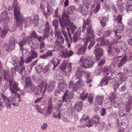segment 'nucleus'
Returning <instances> with one entry per match:
<instances>
[{"mask_svg": "<svg viewBox=\"0 0 132 132\" xmlns=\"http://www.w3.org/2000/svg\"><path fill=\"white\" fill-rule=\"evenodd\" d=\"M88 95V94L87 93L85 92H83L81 95L80 98L82 100L85 99L86 98Z\"/></svg>", "mask_w": 132, "mask_h": 132, "instance_id": "338daca9", "label": "nucleus"}, {"mask_svg": "<svg viewBox=\"0 0 132 132\" xmlns=\"http://www.w3.org/2000/svg\"><path fill=\"white\" fill-rule=\"evenodd\" d=\"M1 96L3 98L5 104L7 108L10 109L11 108L12 103L10 102L11 101L12 102V103L14 102V101H15V102L16 101V100L14 95H12L10 97H9V98H7L4 94H1Z\"/></svg>", "mask_w": 132, "mask_h": 132, "instance_id": "ddd939ff", "label": "nucleus"}, {"mask_svg": "<svg viewBox=\"0 0 132 132\" xmlns=\"http://www.w3.org/2000/svg\"><path fill=\"white\" fill-rule=\"evenodd\" d=\"M51 62L53 64L54 67L53 69H54L60 63L58 59L56 57L53 58L51 60Z\"/></svg>", "mask_w": 132, "mask_h": 132, "instance_id": "c03bdc74", "label": "nucleus"}, {"mask_svg": "<svg viewBox=\"0 0 132 132\" xmlns=\"http://www.w3.org/2000/svg\"><path fill=\"white\" fill-rule=\"evenodd\" d=\"M51 98H50L48 101V108L46 112V113L48 115L50 114L52 111V103L51 101Z\"/></svg>", "mask_w": 132, "mask_h": 132, "instance_id": "f704fd0d", "label": "nucleus"}, {"mask_svg": "<svg viewBox=\"0 0 132 132\" xmlns=\"http://www.w3.org/2000/svg\"><path fill=\"white\" fill-rule=\"evenodd\" d=\"M123 118H117L116 119V123L118 126L123 125L126 127L128 124V121L127 117L124 118L125 119H123L121 121V120Z\"/></svg>", "mask_w": 132, "mask_h": 132, "instance_id": "a211bd4d", "label": "nucleus"}, {"mask_svg": "<svg viewBox=\"0 0 132 132\" xmlns=\"http://www.w3.org/2000/svg\"><path fill=\"white\" fill-rule=\"evenodd\" d=\"M101 1L102 3H104V0H96L95 1V3L97 4L96 5V8L94 10V11L95 13H97L100 10V4L101 3L100 1Z\"/></svg>", "mask_w": 132, "mask_h": 132, "instance_id": "37998d69", "label": "nucleus"}, {"mask_svg": "<svg viewBox=\"0 0 132 132\" xmlns=\"http://www.w3.org/2000/svg\"><path fill=\"white\" fill-rule=\"evenodd\" d=\"M121 101L119 99H115L113 100V105L116 108H118L120 107V105L121 103Z\"/></svg>", "mask_w": 132, "mask_h": 132, "instance_id": "de8ad7c7", "label": "nucleus"}, {"mask_svg": "<svg viewBox=\"0 0 132 132\" xmlns=\"http://www.w3.org/2000/svg\"><path fill=\"white\" fill-rule=\"evenodd\" d=\"M130 4H128L126 5V9L127 11L132 10V2H130Z\"/></svg>", "mask_w": 132, "mask_h": 132, "instance_id": "774afa93", "label": "nucleus"}, {"mask_svg": "<svg viewBox=\"0 0 132 132\" xmlns=\"http://www.w3.org/2000/svg\"><path fill=\"white\" fill-rule=\"evenodd\" d=\"M35 69L38 73H40L42 71H43V66L41 65H38L36 67Z\"/></svg>", "mask_w": 132, "mask_h": 132, "instance_id": "0e129e2a", "label": "nucleus"}, {"mask_svg": "<svg viewBox=\"0 0 132 132\" xmlns=\"http://www.w3.org/2000/svg\"><path fill=\"white\" fill-rule=\"evenodd\" d=\"M87 31L88 34L87 36L84 38V39H85L86 40L89 41V39L91 38L92 40L94 39L95 36L94 34L93 30L91 28V26H88L87 29Z\"/></svg>", "mask_w": 132, "mask_h": 132, "instance_id": "f3484780", "label": "nucleus"}, {"mask_svg": "<svg viewBox=\"0 0 132 132\" xmlns=\"http://www.w3.org/2000/svg\"><path fill=\"white\" fill-rule=\"evenodd\" d=\"M94 53L95 55L96 58L98 61L103 55V51L101 48L98 47L94 49Z\"/></svg>", "mask_w": 132, "mask_h": 132, "instance_id": "aec40b11", "label": "nucleus"}, {"mask_svg": "<svg viewBox=\"0 0 132 132\" xmlns=\"http://www.w3.org/2000/svg\"><path fill=\"white\" fill-rule=\"evenodd\" d=\"M9 85L11 92L14 95L15 97L19 98L20 97V95L17 93V91H20V88L18 86V83L13 80L10 79L9 81Z\"/></svg>", "mask_w": 132, "mask_h": 132, "instance_id": "1a4fd4ad", "label": "nucleus"}, {"mask_svg": "<svg viewBox=\"0 0 132 132\" xmlns=\"http://www.w3.org/2000/svg\"><path fill=\"white\" fill-rule=\"evenodd\" d=\"M79 11L84 16L87 15L88 13L87 7L83 6L82 5H80Z\"/></svg>", "mask_w": 132, "mask_h": 132, "instance_id": "473e14b6", "label": "nucleus"}, {"mask_svg": "<svg viewBox=\"0 0 132 132\" xmlns=\"http://www.w3.org/2000/svg\"><path fill=\"white\" fill-rule=\"evenodd\" d=\"M95 61L93 58L90 56L87 57L82 56L80 59V64L82 68L86 69L93 66Z\"/></svg>", "mask_w": 132, "mask_h": 132, "instance_id": "423d86ee", "label": "nucleus"}, {"mask_svg": "<svg viewBox=\"0 0 132 132\" xmlns=\"http://www.w3.org/2000/svg\"><path fill=\"white\" fill-rule=\"evenodd\" d=\"M24 89L25 91L28 92L32 93L34 90V86L32 84L31 78L29 77L26 78Z\"/></svg>", "mask_w": 132, "mask_h": 132, "instance_id": "4468645a", "label": "nucleus"}, {"mask_svg": "<svg viewBox=\"0 0 132 132\" xmlns=\"http://www.w3.org/2000/svg\"><path fill=\"white\" fill-rule=\"evenodd\" d=\"M114 24H116V23L118 24V26L115 27L114 29L115 30L114 32L116 35L117 32L120 33L122 32L124 29V27L121 21L122 15L121 14H119L117 17L114 16Z\"/></svg>", "mask_w": 132, "mask_h": 132, "instance_id": "0eeeda50", "label": "nucleus"}, {"mask_svg": "<svg viewBox=\"0 0 132 132\" xmlns=\"http://www.w3.org/2000/svg\"><path fill=\"white\" fill-rule=\"evenodd\" d=\"M97 41L98 42L96 47L98 46H102L106 45L109 44V42L107 40H103L102 37H98L97 39Z\"/></svg>", "mask_w": 132, "mask_h": 132, "instance_id": "bb28decb", "label": "nucleus"}, {"mask_svg": "<svg viewBox=\"0 0 132 132\" xmlns=\"http://www.w3.org/2000/svg\"><path fill=\"white\" fill-rule=\"evenodd\" d=\"M36 81L38 84V85L40 84V85H44V82L42 77H40L39 78H37Z\"/></svg>", "mask_w": 132, "mask_h": 132, "instance_id": "69168bd1", "label": "nucleus"}, {"mask_svg": "<svg viewBox=\"0 0 132 132\" xmlns=\"http://www.w3.org/2000/svg\"><path fill=\"white\" fill-rule=\"evenodd\" d=\"M39 20V16L37 14L35 15L34 16L33 22V23L34 27H36L37 26Z\"/></svg>", "mask_w": 132, "mask_h": 132, "instance_id": "864d4df0", "label": "nucleus"}, {"mask_svg": "<svg viewBox=\"0 0 132 132\" xmlns=\"http://www.w3.org/2000/svg\"><path fill=\"white\" fill-rule=\"evenodd\" d=\"M62 32L63 35L65 38V39L67 42L68 43L67 45L68 48H70L71 46V41H69L68 40V36L67 33L66 31H64L62 29Z\"/></svg>", "mask_w": 132, "mask_h": 132, "instance_id": "8fccbe9b", "label": "nucleus"}, {"mask_svg": "<svg viewBox=\"0 0 132 132\" xmlns=\"http://www.w3.org/2000/svg\"><path fill=\"white\" fill-rule=\"evenodd\" d=\"M53 12V9L50 6H47V11L46 12L45 10L43 11V13L46 17L51 14Z\"/></svg>", "mask_w": 132, "mask_h": 132, "instance_id": "72a5a7b5", "label": "nucleus"}, {"mask_svg": "<svg viewBox=\"0 0 132 132\" xmlns=\"http://www.w3.org/2000/svg\"><path fill=\"white\" fill-rule=\"evenodd\" d=\"M25 40H24L20 41L18 43L20 47V50L22 51V55H24L28 51L27 48H26L24 49L23 48V45L25 44Z\"/></svg>", "mask_w": 132, "mask_h": 132, "instance_id": "c756f323", "label": "nucleus"}, {"mask_svg": "<svg viewBox=\"0 0 132 132\" xmlns=\"http://www.w3.org/2000/svg\"><path fill=\"white\" fill-rule=\"evenodd\" d=\"M111 97H110L109 98V102L108 103H106V105H105L107 107V109H109L111 107V104L112 102V99L113 98L114 100L115 99H118L119 98L117 97L116 94L115 93H112L111 94ZM108 100V99H107L106 100V101Z\"/></svg>", "mask_w": 132, "mask_h": 132, "instance_id": "4be33fe9", "label": "nucleus"}, {"mask_svg": "<svg viewBox=\"0 0 132 132\" xmlns=\"http://www.w3.org/2000/svg\"><path fill=\"white\" fill-rule=\"evenodd\" d=\"M30 45L31 48L36 50L38 48L39 44L37 41L34 40L31 43V44H30Z\"/></svg>", "mask_w": 132, "mask_h": 132, "instance_id": "a18cd8bd", "label": "nucleus"}, {"mask_svg": "<svg viewBox=\"0 0 132 132\" xmlns=\"http://www.w3.org/2000/svg\"><path fill=\"white\" fill-rule=\"evenodd\" d=\"M55 35L57 39L55 42V47L57 46H59L61 47H63L62 44L64 43V40L62 36V33L59 29H55Z\"/></svg>", "mask_w": 132, "mask_h": 132, "instance_id": "9b49d317", "label": "nucleus"}, {"mask_svg": "<svg viewBox=\"0 0 132 132\" xmlns=\"http://www.w3.org/2000/svg\"><path fill=\"white\" fill-rule=\"evenodd\" d=\"M50 64H47L43 69V72L44 73H48L50 72Z\"/></svg>", "mask_w": 132, "mask_h": 132, "instance_id": "bf43d9fd", "label": "nucleus"}, {"mask_svg": "<svg viewBox=\"0 0 132 132\" xmlns=\"http://www.w3.org/2000/svg\"><path fill=\"white\" fill-rule=\"evenodd\" d=\"M81 32L80 30L79 29L74 34L73 36V41L74 42H76L78 39L81 38L80 37Z\"/></svg>", "mask_w": 132, "mask_h": 132, "instance_id": "58836bf2", "label": "nucleus"}, {"mask_svg": "<svg viewBox=\"0 0 132 132\" xmlns=\"http://www.w3.org/2000/svg\"><path fill=\"white\" fill-rule=\"evenodd\" d=\"M104 97L103 96H97L96 98V100L99 104L101 105L102 104Z\"/></svg>", "mask_w": 132, "mask_h": 132, "instance_id": "603ef678", "label": "nucleus"}, {"mask_svg": "<svg viewBox=\"0 0 132 132\" xmlns=\"http://www.w3.org/2000/svg\"><path fill=\"white\" fill-rule=\"evenodd\" d=\"M76 84L79 88L82 87L84 86L83 80L81 78L79 79V80L77 81Z\"/></svg>", "mask_w": 132, "mask_h": 132, "instance_id": "13d9d810", "label": "nucleus"}, {"mask_svg": "<svg viewBox=\"0 0 132 132\" xmlns=\"http://www.w3.org/2000/svg\"><path fill=\"white\" fill-rule=\"evenodd\" d=\"M109 67L110 68V70L108 68L106 67H104L103 70L104 75V76L106 77L108 76V75L110 73H111V75H112L111 72V71L112 69L110 67V65ZM111 76L110 77H108V78H106L102 79V81L101 83V85L102 86H104L107 85L109 81H110L111 82H113L112 79L110 78Z\"/></svg>", "mask_w": 132, "mask_h": 132, "instance_id": "9d476101", "label": "nucleus"}, {"mask_svg": "<svg viewBox=\"0 0 132 132\" xmlns=\"http://www.w3.org/2000/svg\"><path fill=\"white\" fill-rule=\"evenodd\" d=\"M82 104V101L77 102L75 106L76 110L78 111H80L81 110Z\"/></svg>", "mask_w": 132, "mask_h": 132, "instance_id": "49530a36", "label": "nucleus"}, {"mask_svg": "<svg viewBox=\"0 0 132 132\" xmlns=\"http://www.w3.org/2000/svg\"><path fill=\"white\" fill-rule=\"evenodd\" d=\"M10 62H11L14 66V68H12L11 73H13L12 71L14 70L17 71L20 75H22V71L25 69L23 65L24 63V58L22 56H21L20 58L18 59L17 58L14 56H12L11 58Z\"/></svg>", "mask_w": 132, "mask_h": 132, "instance_id": "20e7f679", "label": "nucleus"}, {"mask_svg": "<svg viewBox=\"0 0 132 132\" xmlns=\"http://www.w3.org/2000/svg\"><path fill=\"white\" fill-rule=\"evenodd\" d=\"M53 32L52 30L50 34H48V33H44L43 35V39L46 38L48 41H51L53 38Z\"/></svg>", "mask_w": 132, "mask_h": 132, "instance_id": "a19ab883", "label": "nucleus"}, {"mask_svg": "<svg viewBox=\"0 0 132 132\" xmlns=\"http://www.w3.org/2000/svg\"><path fill=\"white\" fill-rule=\"evenodd\" d=\"M58 46L61 48V51L60 52L59 54L61 57L65 58L68 57L73 55V53L72 51L70 50L68 52L67 49H64L63 46L62 47L59 46Z\"/></svg>", "mask_w": 132, "mask_h": 132, "instance_id": "dca6fc26", "label": "nucleus"}, {"mask_svg": "<svg viewBox=\"0 0 132 132\" xmlns=\"http://www.w3.org/2000/svg\"><path fill=\"white\" fill-rule=\"evenodd\" d=\"M75 6H68L67 10L69 13L73 12L75 10Z\"/></svg>", "mask_w": 132, "mask_h": 132, "instance_id": "680f3d73", "label": "nucleus"}, {"mask_svg": "<svg viewBox=\"0 0 132 132\" xmlns=\"http://www.w3.org/2000/svg\"><path fill=\"white\" fill-rule=\"evenodd\" d=\"M114 31H113L112 32H111L110 31H106L105 32L103 31V32L102 33V37H108V36H110L111 33H112V34H114V35L116 36L118 32H117V34L115 35V33L114 32H113V31H115V30L114 29Z\"/></svg>", "mask_w": 132, "mask_h": 132, "instance_id": "09e8293b", "label": "nucleus"}, {"mask_svg": "<svg viewBox=\"0 0 132 132\" xmlns=\"http://www.w3.org/2000/svg\"><path fill=\"white\" fill-rule=\"evenodd\" d=\"M118 43L117 47L118 48L122 49L123 50H125L127 49V46L125 42L121 41Z\"/></svg>", "mask_w": 132, "mask_h": 132, "instance_id": "c9c22d12", "label": "nucleus"}, {"mask_svg": "<svg viewBox=\"0 0 132 132\" xmlns=\"http://www.w3.org/2000/svg\"><path fill=\"white\" fill-rule=\"evenodd\" d=\"M73 81H69V88H71L73 91L75 92L80 88L76 83L73 84Z\"/></svg>", "mask_w": 132, "mask_h": 132, "instance_id": "2f4dec72", "label": "nucleus"}, {"mask_svg": "<svg viewBox=\"0 0 132 132\" xmlns=\"http://www.w3.org/2000/svg\"><path fill=\"white\" fill-rule=\"evenodd\" d=\"M44 33H48L50 30L49 24L48 21L45 22L44 24Z\"/></svg>", "mask_w": 132, "mask_h": 132, "instance_id": "79ce46f5", "label": "nucleus"}, {"mask_svg": "<svg viewBox=\"0 0 132 132\" xmlns=\"http://www.w3.org/2000/svg\"><path fill=\"white\" fill-rule=\"evenodd\" d=\"M0 73L1 74V76H0V84H1V82L2 81L1 78L2 77H4L5 79L7 78L10 76V73L9 72H6L4 70H0Z\"/></svg>", "mask_w": 132, "mask_h": 132, "instance_id": "7c9ffc66", "label": "nucleus"}, {"mask_svg": "<svg viewBox=\"0 0 132 132\" xmlns=\"http://www.w3.org/2000/svg\"><path fill=\"white\" fill-rule=\"evenodd\" d=\"M89 118V117L88 116H86V117H85V116L83 115L80 120V123L81 124H83L85 123Z\"/></svg>", "mask_w": 132, "mask_h": 132, "instance_id": "6e6d98bb", "label": "nucleus"}, {"mask_svg": "<svg viewBox=\"0 0 132 132\" xmlns=\"http://www.w3.org/2000/svg\"><path fill=\"white\" fill-rule=\"evenodd\" d=\"M100 20L101 25L103 27L107 25L106 22L108 21V18L107 17L103 16L100 18Z\"/></svg>", "mask_w": 132, "mask_h": 132, "instance_id": "e433bc0d", "label": "nucleus"}, {"mask_svg": "<svg viewBox=\"0 0 132 132\" xmlns=\"http://www.w3.org/2000/svg\"><path fill=\"white\" fill-rule=\"evenodd\" d=\"M72 64L71 63H69L67 66L64 63L61 65V69L64 72L66 76H69L71 73L72 69Z\"/></svg>", "mask_w": 132, "mask_h": 132, "instance_id": "2eb2a0df", "label": "nucleus"}, {"mask_svg": "<svg viewBox=\"0 0 132 132\" xmlns=\"http://www.w3.org/2000/svg\"><path fill=\"white\" fill-rule=\"evenodd\" d=\"M125 109V108L123 110V109L122 107L120 108L118 112V114L119 116L124 118L127 117L125 116V113L126 112H127V111H126Z\"/></svg>", "mask_w": 132, "mask_h": 132, "instance_id": "4c0bfd02", "label": "nucleus"}, {"mask_svg": "<svg viewBox=\"0 0 132 132\" xmlns=\"http://www.w3.org/2000/svg\"><path fill=\"white\" fill-rule=\"evenodd\" d=\"M62 102L61 100H59L55 104V109L59 111V113L57 114H56L55 113H54L53 114V117L54 118H58L59 119H61L62 118H63L65 113V110L61 107Z\"/></svg>", "mask_w": 132, "mask_h": 132, "instance_id": "6e6552de", "label": "nucleus"}, {"mask_svg": "<svg viewBox=\"0 0 132 132\" xmlns=\"http://www.w3.org/2000/svg\"><path fill=\"white\" fill-rule=\"evenodd\" d=\"M59 20L61 27L64 31L63 29L65 27L68 26L70 27L71 34H73L74 31L77 28L76 26L72 23L70 20L68 14L65 13H63L61 17L59 18Z\"/></svg>", "mask_w": 132, "mask_h": 132, "instance_id": "39448f33", "label": "nucleus"}, {"mask_svg": "<svg viewBox=\"0 0 132 132\" xmlns=\"http://www.w3.org/2000/svg\"><path fill=\"white\" fill-rule=\"evenodd\" d=\"M54 87L55 85H53L50 82L47 83L46 85L45 88L44 89L43 92H42V96H44L45 94L46 89H47L48 92H51L54 89Z\"/></svg>", "mask_w": 132, "mask_h": 132, "instance_id": "412c9836", "label": "nucleus"}, {"mask_svg": "<svg viewBox=\"0 0 132 132\" xmlns=\"http://www.w3.org/2000/svg\"><path fill=\"white\" fill-rule=\"evenodd\" d=\"M58 88L60 91L63 92L65 93L63 97L62 100L65 102V103L71 105L72 104L71 100L74 95L72 92H70L68 94L67 93L69 92V90L67 89V85L65 80L60 81L58 83Z\"/></svg>", "mask_w": 132, "mask_h": 132, "instance_id": "7ed1b4c3", "label": "nucleus"}, {"mask_svg": "<svg viewBox=\"0 0 132 132\" xmlns=\"http://www.w3.org/2000/svg\"><path fill=\"white\" fill-rule=\"evenodd\" d=\"M123 96L124 99L126 100L125 102L127 104L125 109L126 111L129 112L132 106V97L128 92L125 93Z\"/></svg>", "mask_w": 132, "mask_h": 132, "instance_id": "f8f14e48", "label": "nucleus"}, {"mask_svg": "<svg viewBox=\"0 0 132 132\" xmlns=\"http://www.w3.org/2000/svg\"><path fill=\"white\" fill-rule=\"evenodd\" d=\"M121 56L115 57L110 65V67L111 68V73L112 76L110 78L113 82H116L114 85L113 89L114 91L119 88V91L121 92L125 91L126 88V80L127 79L126 76H121V73H118L115 71L118 70L117 67V63H118V67L120 68L125 64L128 59V57L125 55L121 58Z\"/></svg>", "mask_w": 132, "mask_h": 132, "instance_id": "f257e3e1", "label": "nucleus"}, {"mask_svg": "<svg viewBox=\"0 0 132 132\" xmlns=\"http://www.w3.org/2000/svg\"><path fill=\"white\" fill-rule=\"evenodd\" d=\"M5 48L6 50L7 51H11L13 50L14 48L11 46H10L7 44H5Z\"/></svg>", "mask_w": 132, "mask_h": 132, "instance_id": "4d7b16f0", "label": "nucleus"}, {"mask_svg": "<svg viewBox=\"0 0 132 132\" xmlns=\"http://www.w3.org/2000/svg\"><path fill=\"white\" fill-rule=\"evenodd\" d=\"M129 67H131V70H129L128 69L127 67H125L123 68V74L121 73V76L127 77L128 76H132V63L129 65Z\"/></svg>", "mask_w": 132, "mask_h": 132, "instance_id": "393cba45", "label": "nucleus"}, {"mask_svg": "<svg viewBox=\"0 0 132 132\" xmlns=\"http://www.w3.org/2000/svg\"><path fill=\"white\" fill-rule=\"evenodd\" d=\"M52 23L53 26L55 27V29H57L59 26V22L58 20L56 19L54 20Z\"/></svg>", "mask_w": 132, "mask_h": 132, "instance_id": "e2e57ef3", "label": "nucleus"}, {"mask_svg": "<svg viewBox=\"0 0 132 132\" xmlns=\"http://www.w3.org/2000/svg\"><path fill=\"white\" fill-rule=\"evenodd\" d=\"M43 85H40V84L38 85V86L36 87L35 89L34 90V94L36 95L40 94L42 92H43Z\"/></svg>", "mask_w": 132, "mask_h": 132, "instance_id": "c85d7f7f", "label": "nucleus"}, {"mask_svg": "<svg viewBox=\"0 0 132 132\" xmlns=\"http://www.w3.org/2000/svg\"><path fill=\"white\" fill-rule=\"evenodd\" d=\"M14 8V18L16 21V25L17 27H21L23 24L25 28L28 27L31 24L32 19L29 17L26 19L24 18L20 12V8L18 6V3L16 0H14L13 4Z\"/></svg>", "mask_w": 132, "mask_h": 132, "instance_id": "f03ea898", "label": "nucleus"}, {"mask_svg": "<svg viewBox=\"0 0 132 132\" xmlns=\"http://www.w3.org/2000/svg\"><path fill=\"white\" fill-rule=\"evenodd\" d=\"M29 53L31 55L30 56L34 59L37 57L38 56V54L37 52L33 50H31L29 52Z\"/></svg>", "mask_w": 132, "mask_h": 132, "instance_id": "5fc2aeb1", "label": "nucleus"}, {"mask_svg": "<svg viewBox=\"0 0 132 132\" xmlns=\"http://www.w3.org/2000/svg\"><path fill=\"white\" fill-rule=\"evenodd\" d=\"M81 67H82L81 66V64H80V66L74 72L75 74L80 78H81L84 75H85V71H84L81 69Z\"/></svg>", "mask_w": 132, "mask_h": 132, "instance_id": "a878e982", "label": "nucleus"}, {"mask_svg": "<svg viewBox=\"0 0 132 132\" xmlns=\"http://www.w3.org/2000/svg\"><path fill=\"white\" fill-rule=\"evenodd\" d=\"M55 50H48L45 54L42 55H40V57L43 59H46L47 58L51 57L53 55V52H55Z\"/></svg>", "mask_w": 132, "mask_h": 132, "instance_id": "cd10ccee", "label": "nucleus"}, {"mask_svg": "<svg viewBox=\"0 0 132 132\" xmlns=\"http://www.w3.org/2000/svg\"><path fill=\"white\" fill-rule=\"evenodd\" d=\"M17 43V42L16 40L13 37L11 38L9 42V43L10 46H11L14 48L16 44Z\"/></svg>", "mask_w": 132, "mask_h": 132, "instance_id": "3c124183", "label": "nucleus"}, {"mask_svg": "<svg viewBox=\"0 0 132 132\" xmlns=\"http://www.w3.org/2000/svg\"><path fill=\"white\" fill-rule=\"evenodd\" d=\"M82 40L84 42V45L78 50V54H84L87 49V46L88 41L85 40V39H82Z\"/></svg>", "mask_w": 132, "mask_h": 132, "instance_id": "5701e85b", "label": "nucleus"}, {"mask_svg": "<svg viewBox=\"0 0 132 132\" xmlns=\"http://www.w3.org/2000/svg\"><path fill=\"white\" fill-rule=\"evenodd\" d=\"M43 106V105H35L34 107L37 110L38 112L41 114H43L45 111L44 109L45 108V107L44 108H42Z\"/></svg>", "mask_w": 132, "mask_h": 132, "instance_id": "ea45409f", "label": "nucleus"}, {"mask_svg": "<svg viewBox=\"0 0 132 132\" xmlns=\"http://www.w3.org/2000/svg\"><path fill=\"white\" fill-rule=\"evenodd\" d=\"M63 74L62 72L60 70H56L54 72V77L56 80L61 81L64 80L63 79Z\"/></svg>", "mask_w": 132, "mask_h": 132, "instance_id": "b1692460", "label": "nucleus"}, {"mask_svg": "<svg viewBox=\"0 0 132 132\" xmlns=\"http://www.w3.org/2000/svg\"><path fill=\"white\" fill-rule=\"evenodd\" d=\"M92 119V120L91 121L90 120H88L86 125L87 126L90 127L92 126L94 124H97L99 122V119L97 115L94 116L93 118Z\"/></svg>", "mask_w": 132, "mask_h": 132, "instance_id": "6ab92c4d", "label": "nucleus"}, {"mask_svg": "<svg viewBox=\"0 0 132 132\" xmlns=\"http://www.w3.org/2000/svg\"><path fill=\"white\" fill-rule=\"evenodd\" d=\"M25 40V43H29L30 45L31 44V43L33 41H32V38L31 36H30L27 37L26 39H23V40Z\"/></svg>", "mask_w": 132, "mask_h": 132, "instance_id": "052dcab7", "label": "nucleus"}]
</instances>
